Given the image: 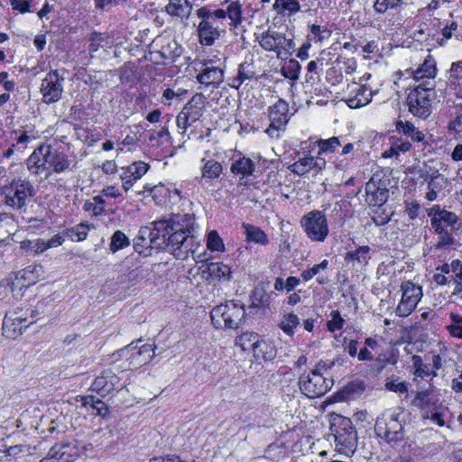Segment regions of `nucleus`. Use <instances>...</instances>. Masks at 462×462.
Returning <instances> with one entry per match:
<instances>
[{
	"label": "nucleus",
	"mask_w": 462,
	"mask_h": 462,
	"mask_svg": "<svg viewBox=\"0 0 462 462\" xmlns=\"http://www.w3.org/2000/svg\"><path fill=\"white\" fill-rule=\"evenodd\" d=\"M153 227L141 228V238L150 236L151 245L161 247L165 245L171 251L181 242L191 241L189 236L198 232L199 225L195 215L189 213L172 214L167 218H162L152 223Z\"/></svg>",
	"instance_id": "1"
},
{
	"label": "nucleus",
	"mask_w": 462,
	"mask_h": 462,
	"mask_svg": "<svg viewBox=\"0 0 462 462\" xmlns=\"http://www.w3.org/2000/svg\"><path fill=\"white\" fill-rule=\"evenodd\" d=\"M427 213L436 235V243L433 247L439 250L453 245L455 244L453 232L458 220L457 216L454 212L441 208L439 205H433L427 209Z\"/></svg>",
	"instance_id": "2"
},
{
	"label": "nucleus",
	"mask_w": 462,
	"mask_h": 462,
	"mask_svg": "<svg viewBox=\"0 0 462 462\" xmlns=\"http://www.w3.org/2000/svg\"><path fill=\"white\" fill-rule=\"evenodd\" d=\"M336 444V449L346 457H351L357 446V433L349 418L337 415L330 427Z\"/></svg>",
	"instance_id": "3"
},
{
	"label": "nucleus",
	"mask_w": 462,
	"mask_h": 462,
	"mask_svg": "<svg viewBox=\"0 0 462 462\" xmlns=\"http://www.w3.org/2000/svg\"><path fill=\"white\" fill-rule=\"evenodd\" d=\"M212 324L216 328H238L245 317V310L242 304L235 300L213 308L210 312Z\"/></svg>",
	"instance_id": "4"
},
{
	"label": "nucleus",
	"mask_w": 462,
	"mask_h": 462,
	"mask_svg": "<svg viewBox=\"0 0 462 462\" xmlns=\"http://www.w3.org/2000/svg\"><path fill=\"white\" fill-rule=\"evenodd\" d=\"M402 412L396 410L383 411L375 420L376 436L389 444H394L404 437L403 425L400 419Z\"/></svg>",
	"instance_id": "5"
},
{
	"label": "nucleus",
	"mask_w": 462,
	"mask_h": 462,
	"mask_svg": "<svg viewBox=\"0 0 462 462\" xmlns=\"http://www.w3.org/2000/svg\"><path fill=\"white\" fill-rule=\"evenodd\" d=\"M260 46L266 51H273L278 59L285 60L291 56L296 44L291 35H286L269 29L257 37Z\"/></svg>",
	"instance_id": "6"
},
{
	"label": "nucleus",
	"mask_w": 462,
	"mask_h": 462,
	"mask_svg": "<svg viewBox=\"0 0 462 462\" xmlns=\"http://www.w3.org/2000/svg\"><path fill=\"white\" fill-rule=\"evenodd\" d=\"M325 365L305 372L299 378L300 392L309 398H318L327 393L333 386L334 381L323 375L321 370Z\"/></svg>",
	"instance_id": "7"
},
{
	"label": "nucleus",
	"mask_w": 462,
	"mask_h": 462,
	"mask_svg": "<svg viewBox=\"0 0 462 462\" xmlns=\"http://www.w3.org/2000/svg\"><path fill=\"white\" fill-rule=\"evenodd\" d=\"M436 97L432 86L418 85L407 97L409 112L414 116L426 119L432 112V101Z\"/></svg>",
	"instance_id": "8"
},
{
	"label": "nucleus",
	"mask_w": 462,
	"mask_h": 462,
	"mask_svg": "<svg viewBox=\"0 0 462 462\" xmlns=\"http://www.w3.org/2000/svg\"><path fill=\"white\" fill-rule=\"evenodd\" d=\"M0 194L5 197L6 206L19 210L26 207L27 199L35 195V189L30 180L17 179L14 180L10 185L2 187Z\"/></svg>",
	"instance_id": "9"
},
{
	"label": "nucleus",
	"mask_w": 462,
	"mask_h": 462,
	"mask_svg": "<svg viewBox=\"0 0 462 462\" xmlns=\"http://www.w3.org/2000/svg\"><path fill=\"white\" fill-rule=\"evenodd\" d=\"M431 393L430 389L417 392L411 404L420 411L423 420H429L431 423L443 427L445 420L442 406L439 400L432 396Z\"/></svg>",
	"instance_id": "10"
},
{
	"label": "nucleus",
	"mask_w": 462,
	"mask_h": 462,
	"mask_svg": "<svg viewBox=\"0 0 462 462\" xmlns=\"http://www.w3.org/2000/svg\"><path fill=\"white\" fill-rule=\"evenodd\" d=\"M306 236L312 242H324L328 234V223L326 215L318 209L305 214L300 221Z\"/></svg>",
	"instance_id": "11"
},
{
	"label": "nucleus",
	"mask_w": 462,
	"mask_h": 462,
	"mask_svg": "<svg viewBox=\"0 0 462 462\" xmlns=\"http://www.w3.org/2000/svg\"><path fill=\"white\" fill-rule=\"evenodd\" d=\"M132 342L127 346L121 348L116 354L114 357L116 360L118 358H125L127 362V365L124 366V369H136L142 365L149 363L154 356V348L151 344H143L138 346L139 342Z\"/></svg>",
	"instance_id": "12"
},
{
	"label": "nucleus",
	"mask_w": 462,
	"mask_h": 462,
	"mask_svg": "<svg viewBox=\"0 0 462 462\" xmlns=\"http://www.w3.org/2000/svg\"><path fill=\"white\" fill-rule=\"evenodd\" d=\"M152 60L156 63H173L182 54V47L170 36H159L151 45Z\"/></svg>",
	"instance_id": "13"
},
{
	"label": "nucleus",
	"mask_w": 462,
	"mask_h": 462,
	"mask_svg": "<svg viewBox=\"0 0 462 462\" xmlns=\"http://www.w3.org/2000/svg\"><path fill=\"white\" fill-rule=\"evenodd\" d=\"M402 296L395 309V314L401 318L410 316L423 296L422 287L411 281L401 284Z\"/></svg>",
	"instance_id": "14"
},
{
	"label": "nucleus",
	"mask_w": 462,
	"mask_h": 462,
	"mask_svg": "<svg viewBox=\"0 0 462 462\" xmlns=\"http://www.w3.org/2000/svg\"><path fill=\"white\" fill-rule=\"evenodd\" d=\"M288 113L289 104L281 98L268 107L270 125L265 129V133L271 138L278 139L281 136V133L285 131L289 122Z\"/></svg>",
	"instance_id": "15"
},
{
	"label": "nucleus",
	"mask_w": 462,
	"mask_h": 462,
	"mask_svg": "<svg viewBox=\"0 0 462 462\" xmlns=\"http://www.w3.org/2000/svg\"><path fill=\"white\" fill-rule=\"evenodd\" d=\"M197 15L201 20L198 25L199 42L204 46H212L220 37L219 26L213 23L210 10L205 6L197 10Z\"/></svg>",
	"instance_id": "16"
},
{
	"label": "nucleus",
	"mask_w": 462,
	"mask_h": 462,
	"mask_svg": "<svg viewBox=\"0 0 462 462\" xmlns=\"http://www.w3.org/2000/svg\"><path fill=\"white\" fill-rule=\"evenodd\" d=\"M226 58L208 59L203 62V68L197 76V80L205 86H218L224 80Z\"/></svg>",
	"instance_id": "17"
},
{
	"label": "nucleus",
	"mask_w": 462,
	"mask_h": 462,
	"mask_svg": "<svg viewBox=\"0 0 462 462\" xmlns=\"http://www.w3.org/2000/svg\"><path fill=\"white\" fill-rule=\"evenodd\" d=\"M64 78L60 75L57 69L51 70L42 79L41 93L42 101L45 104H51L59 101L63 92Z\"/></svg>",
	"instance_id": "18"
},
{
	"label": "nucleus",
	"mask_w": 462,
	"mask_h": 462,
	"mask_svg": "<svg viewBox=\"0 0 462 462\" xmlns=\"http://www.w3.org/2000/svg\"><path fill=\"white\" fill-rule=\"evenodd\" d=\"M189 238H190L191 241L188 243L183 241L171 251L174 257L180 260H186L191 255L192 259L197 263L207 261L208 259L207 251H199L202 245L200 240L196 236V234L191 235Z\"/></svg>",
	"instance_id": "19"
},
{
	"label": "nucleus",
	"mask_w": 462,
	"mask_h": 462,
	"mask_svg": "<svg viewBox=\"0 0 462 462\" xmlns=\"http://www.w3.org/2000/svg\"><path fill=\"white\" fill-rule=\"evenodd\" d=\"M365 193V201L370 207L384 205L389 197L386 182L376 176H373L366 183Z\"/></svg>",
	"instance_id": "20"
},
{
	"label": "nucleus",
	"mask_w": 462,
	"mask_h": 462,
	"mask_svg": "<svg viewBox=\"0 0 462 462\" xmlns=\"http://www.w3.org/2000/svg\"><path fill=\"white\" fill-rule=\"evenodd\" d=\"M302 157H300L298 161L289 166L291 171L296 173L297 175L302 176L307 172L314 170L316 171H320L326 166L325 159L320 156H311L310 155V151H305V148L302 147Z\"/></svg>",
	"instance_id": "21"
},
{
	"label": "nucleus",
	"mask_w": 462,
	"mask_h": 462,
	"mask_svg": "<svg viewBox=\"0 0 462 462\" xmlns=\"http://www.w3.org/2000/svg\"><path fill=\"white\" fill-rule=\"evenodd\" d=\"M149 164L137 161L127 167L121 168L119 179L122 181V189L125 192H128L134 185V183L142 179V177L148 171Z\"/></svg>",
	"instance_id": "22"
},
{
	"label": "nucleus",
	"mask_w": 462,
	"mask_h": 462,
	"mask_svg": "<svg viewBox=\"0 0 462 462\" xmlns=\"http://www.w3.org/2000/svg\"><path fill=\"white\" fill-rule=\"evenodd\" d=\"M349 92L345 97V102L348 107L356 109L368 105L373 97V92L365 85H359L353 82L348 86Z\"/></svg>",
	"instance_id": "23"
},
{
	"label": "nucleus",
	"mask_w": 462,
	"mask_h": 462,
	"mask_svg": "<svg viewBox=\"0 0 462 462\" xmlns=\"http://www.w3.org/2000/svg\"><path fill=\"white\" fill-rule=\"evenodd\" d=\"M236 345L240 346L242 350L247 351L253 349L255 356H262L264 359L272 358L273 354L263 351V347L267 346L266 342L260 340L256 334L244 333L236 338Z\"/></svg>",
	"instance_id": "24"
},
{
	"label": "nucleus",
	"mask_w": 462,
	"mask_h": 462,
	"mask_svg": "<svg viewBox=\"0 0 462 462\" xmlns=\"http://www.w3.org/2000/svg\"><path fill=\"white\" fill-rule=\"evenodd\" d=\"M48 143H42L30 154L25 164L31 174L41 175L47 170Z\"/></svg>",
	"instance_id": "25"
},
{
	"label": "nucleus",
	"mask_w": 462,
	"mask_h": 462,
	"mask_svg": "<svg viewBox=\"0 0 462 462\" xmlns=\"http://www.w3.org/2000/svg\"><path fill=\"white\" fill-rule=\"evenodd\" d=\"M230 171L239 177V185L247 186L249 184V177L253 176L255 171V162L248 157L241 156L233 161Z\"/></svg>",
	"instance_id": "26"
},
{
	"label": "nucleus",
	"mask_w": 462,
	"mask_h": 462,
	"mask_svg": "<svg viewBox=\"0 0 462 462\" xmlns=\"http://www.w3.org/2000/svg\"><path fill=\"white\" fill-rule=\"evenodd\" d=\"M119 378L111 369H106L93 382L91 388L100 396H106L116 389Z\"/></svg>",
	"instance_id": "27"
},
{
	"label": "nucleus",
	"mask_w": 462,
	"mask_h": 462,
	"mask_svg": "<svg viewBox=\"0 0 462 462\" xmlns=\"http://www.w3.org/2000/svg\"><path fill=\"white\" fill-rule=\"evenodd\" d=\"M201 269L202 277L209 282H228L232 277L231 268L223 263H209Z\"/></svg>",
	"instance_id": "28"
},
{
	"label": "nucleus",
	"mask_w": 462,
	"mask_h": 462,
	"mask_svg": "<svg viewBox=\"0 0 462 462\" xmlns=\"http://www.w3.org/2000/svg\"><path fill=\"white\" fill-rule=\"evenodd\" d=\"M209 153V151H206L200 160L201 177L199 182L201 184L219 178L223 172L222 164L213 158H208Z\"/></svg>",
	"instance_id": "29"
},
{
	"label": "nucleus",
	"mask_w": 462,
	"mask_h": 462,
	"mask_svg": "<svg viewBox=\"0 0 462 462\" xmlns=\"http://www.w3.org/2000/svg\"><path fill=\"white\" fill-rule=\"evenodd\" d=\"M27 327L25 318L18 316L15 312H7L3 320V334L7 337L14 338Z\"/></svg>",
	"instance_id": "30"
},
{
	"label": "nucleus",
	"mask_w": 462,
	"mask_h": 462,
	"mask_svg": "<svg viewBox=\"0 0 462 462\" xmlns=\"http://www.w3.org/2000/svg\"><path fill=\"white\" fill-rule=\"evenodd\" d=\"M71 161L69 155L60 149H54L48 144L47 170L51 168L56 173H62L69 169Z\"/></svg>",
	"instance_id": "31"
},
{
	"label": "nucleus",
	"mask_w": 462,
	"mask_h": 462,
	"mask_svg": "<svg viewBox=\"0 0 462 462\" xmlns=\"http://www.w3.org/2000/svg\"><path fill=\"white\" fill-rule=\"evenodd\" d=\"M371 257V247L361 245L355 250L348 251L345 255V261L347 264H351L356 271H361L369 263Z\"/></svg>",
	"instance_id": "32"
},
{
	"label": "nucleus",
	"mask_w": 462,
	"mask_h": 462,
	"mask_svg": "<svg viewBox=\"0 0 462 462\" xmlns=\"http://www.w3.org/2000/svg\"><path fill=\"white\" fill-rule=\"evenodd\" d=\"M437 73L436 62L432 56L428 55L423 63L412 72V77L415 80H422L420 85L422 86H432L434 84L431 81Z\"/></svg>",
	"instance_id": "33"
},
{
	"label": "nucleus",
	"mask_w": 462,
	"mask_h": 462,
	"mask_svg": "<svg viewBox=\"0 0 462 462\" xmlns=\"http://www.w3.org/2000/svg\"><path fill=\"white\" fill-rule=\"evenodd\" d=\"M49 452L56 462H73L79 456L77 446L71 442L57 443Z\"/></svg>",
	"instance_id": "34"
},
{
	"label": "nucleus",
	"mask_w": 462,
	"mask_h": 462,
	"mask_svg": "<svg viewBox=\"0 0 462 462\" xmlns=\"http://www.w3.org/2000/svg\"><path fill=\"white\" fill-rule=\"evenodd\" d=\"M190 0H169L165 12L172 17L188 19L192 11Z\"/></svg>",
	"instance_id": "35"
},
{
	"label": "nucleus",
	"mask_w": 462,
	"mask_h": 462,
	"mask_svg": "<svg viewBox=\"0 0 462 462\" xmlns=\"http://www.w3.org/2000/svg\"><path fill=\"white\" fill-rule=\"evenodd\" d=\"M205 97L201 93L195 94L184 106L183 111L189 118V121L196 123L203 115Z\"/></svg>",
	"instance_id": "36"
},
{
	"label": "nucleus",
	"mask_w": 462,
	"mask_h": 462,
	"mask_svg": "<svg viewBox=\"0 0 462 462\" xmlns=\"http://www.w3.org/2000/svg\"><path fill=\"white\" fill-rule=\"evenodd\" d=\"M395 130L398 134L405 135L412 142H425V134L416 127L412 122L398 120L395 123Z\"/></svg>",
	"instance_id": "37"
},
{
	"label": "nucleus",
	"mask_w": 462,
	"mask_h": 462,
	"mask_svg": "<svg viewBox=\"0 0 462 462\" xmlns=\"http://www.w3.org/2000/svg\"><path fill=\"white\" fill-rule=\"evenodd\" d=\"M443 273H452L454 279L457 281L452 294L457 295L462 292V261L458 259L453 260L450 263H444L440 266Z\"/></svg>",
	"instance_id": "38"
},
{
	"label": "nucleus",
	"mask_w": 462,
	"mask_h": 462,
	"mask_svg": "<svg viewBox=\"0 0 462 462\" xmlns=\"http://www.w3.org/2000/svg\"><path fill=\"white\" fill-rule=\"evenodd\" d=\"M149 191L150 195L157 200L159 203L164 202L166 198L171 199V189L162 183L151 187L149 184L143 186V190L136 191L137 194L141 195L144 192Z\"/></svg>",
	"instance_id": "39"
},
{
	"label": "nucleus",
	"mask_w": 462,
	"mask_h": 462,
	"mask_svg": "<svg viewBox=\"0 0 462 462\" xmlns=\"http://www.w3.org/2000/svg\"><path fill=\"white\" fill-rule=\"evenodd\" d=\"M243 228L247 242H254L261 245H266L269 243L267 235L260 227L250 224H243Z\"/></svg>",
	"instance_id": "40"
},
{
	"label": "nucleus",
	"mask_w": 462,
	"mask_h": 462,
	"mask_svg": "<svg viewBox=\"0 0 462 462\" xmlns=\"http://www.w3.org/2000/svg\"><path fill=\"white\" fill-rule=\"evenodd\" d=\"M300 326V318L293 312L284 313L278 324V327L282 332L292 337L294 336V329Z\"/></svg>",
	"instance_id": "41"
},
{
	"label": "nucleus",
	"mask_w": 462,
	"mask_h": 462,
	"mask_svg": "<svg viewBox=\"0 0 462 462\" xmlns=\"http://www.w3.org/2000/svg\"><path fill=\"white\" fill-rule=\"evenodd\" d=\"M273 7L282 15H291L300 10V5L297 0H275Z\"/></svg>",
	"instance_id": "42"
},
{
	"label": "nucleus",
	"mask_w": 462,
	"mask_h": 462,
	"mask_svg": "<svg viewBox=\"0 0 462 462\" xmlns=\"http://www.w3.org/2000/svg\"><path fill=\"white\" fill-rule=\"evenodd\" d=\"M412 366L414 368L413 374L415 377H434L436 372L430 368V365L423 363L421 356L414 355L411 357Z\"/></svg>",
	"instance_id": "43"
},
{
	"label": "nucleus",
	"mask_w": 462,
	"mask_h": 462,
	"mask_svg": "<svg viewBox=\"0 0 462 462\" xmlns=\"http://www.w3.org/2000/svg\"><path fill=\"white\" fill-rule=\"evenodd\" d=\"M449 81L455 87L457 97L462 98V60L452 63Z\"/></svg>",
	"instance_id": "44"
},
{
	"label": "nucleus",
	"mask_w": 462,
	"mask_h": 462,
	"mask_svg": "<svg viewBox=\"0 0 462 462\" xmlns=\"http://www.w3.org/2000/svg\"><path fill=\"white\" fill-rule=\"evenodd\" d=\"M270 282H260L254 287L253 291V300L254 302L261 305L269 304L271 301V295L268 292Z\"/></svg>",
	"instance_id": "45"
},
{
	"label": "nucleus",
	"mask_w": 462,
	"mask_h": 462,
	"mask_svg": "<svg viewBox=\"0 0 462 462\" xmlns=\"http://www.w3.org/2000/svg\"><path fill=\"white\" fill-rule=\"evenodd\" d=\"M90 226L87 222H82L67 229L66 234L71 241L82 242L87 238Z\"/></svg>",
	"instance_id": "46"
},
{
	"label": "nucleus",
	"mask_w": 462,
	"mask_h": 462,
	"mask_svg": "<svg viewBox=\"0 0 462 462\" xmlns=\"http://www.w3.org/2000/svg\"><path fill=\"white\" fill-rule=\"evenodd\" d=\"M324 59L317 58L316 60H310L307 65V75L306 82L314 84L319 79L320 71L323 69Z\"/></svg>",
	"instance_id": "47"
},
{
	"label": "nucleus",
	"mask_w": 462,
	"mask_h": 462,
	"mask_svg": "<svg viewBox=\"0 0 462 462\" xmlns=\"http://www.w3.org/2000/svg\"><path fill=\"white\" fill-rule=\"evenodd\" d=\"M376 207L377 208L374 210L372 216L373 222L377 226H384L391 220L393 211L390 207L385 205Z\"/></svg>",
	"instance_id": "48"
},
{
	"label": "nucleus",
	"mask_w": 462,
	"mask_h": 462,
	"mask_svg": "<svg viewBox=\"0 0 462 462\" xmlns=\"http://www.w3.org/2000/svg\"><path fill=\"white\" fill-rule=\"evenodd\" d=\"M105 205V199L102 196L97 195L93 197L92 200L85 201L83 209L87 212H92L95 217H98L104 214Z\"/></svg>",
	"instance_id": "49"
},
{
	"label": "nucleus",
	"mask_w": 462,
	"mask_h": 462,
	"mask_svg": "<svg viewBox=\"0 0 462 462\" xmlns=\"http://www.w3.org/2000/svg\"><path fill=\"white\" fill-rule=\"evenodd\" d=\"M149 142L153 146L162 147L170 143L171 135L168 127L163 126L160 130H152L149 134Z\"/></svg>",
	"instance_id": "50"
},
{
	"label": "nucleus",
	"mask_w": 462,
	"mask_h": 462,
	"mask_svg": "<svg viewBox=\"0 0 462 462\" xmlns=\"http://www.w3.org/2000/svg\"><path fill=\"white\" fill-rule=\"evenodd\" d=\"M130 245V239L121 230H116L110 238L109 249L112 253H116L127 247Z\"/></svg>",
	"instance_id": "51"
},
{
	"label": "nucleus",
	"mask_w": 462,
	"mask_h": 462,
	"mask_svg": "<svg viewBox=\"0 0 462 462\" xmlns=\"http://www.w3.org/2000/svg\"><path fill=\"white\" fill-rule=\"evenodd\" d=\"M301 66L294 59L289 60L282 68V75L291 80H297L300 78Z\"/></svg>",
	"instance_id": "52"
},
{
	"label": "nucleus",
	"mask_w": 462,
	"mask_h": 462,
	"mask_svg": "<svg viewBox=\"0 0 462 462\" xmlns=\"http://www.w3.org/2000/svg\"><path fill=\"white\" fill-rule=\"evenodd\" d=\"M462 33V29L459 28L457 22H451L450 24H447L442 30H441V35L442 38L439 40V44L444 45L447 41L451 39L452 37H455L456 40L460 42V36Z\"/></svg>",
	"instance_id": "53"
},
{
	"label": "nucleus",
	"mask_w": 462,
	"mask_h": 462,
	"mask_svg": "<svg viewBox=\"0 0 462 462\" xmlns=\"http://www.w3.org/2000/svg\"><path fill=\"white\" fill-rule=\"evenodd\" d=\"M449 324L446 326L451 337L462 339V315L457 313L449 314Z\"/></svg>",
	"instance_id": "54"
},
{
	"label": "nucleus",
	"mask_w": 462,
	"mask_h": 462,
	"mask_svg": "<svg viewBox=\"0 0 462 462\" xmlns=\"http://www.w3.org/2000/svg\"><path fill=\"white\" fill-rule=\"evenodd\" d=\"M408 385L409 383L406 381H402L399 378H389L385 383V388L388 391L396 393L400 396L404 395L405 398L409 394Z\"/></svg>",
	"instance_id": "55"
},
{
	"label": "nucleus",
	"mask_w": 462,
	"mask_h": 462,
	"mask_svg": "<svg viewBox=\"0 0 462 462\" xmlns=\"http://www.w3.org/2000/svg\"><path fill=\"white\" fill-rule=\"evenodd\" d=\"M316 143L319 147V156L323 153L334 152L338 147L341 146V143L338 137L335 136L328 139H320L317 141Z\"/></svg>",
	"instance_id": "56"
},
{
	"label": "nucleus",
	"mask_w": 462,
	"mask_h": 462,
	"mask_svg": "<svg viewBox=\"0 0 462 462\" xmlns=\"http://www.w3.org/2000/svg\"><path fill=\"white\" fill-rule=\"evenodd\" d=\"M207 248L211 252H224L225 245L216 230H212L208 234Z\"/></svg>",
	"instance_id": "57"
},
{
	"label": "nucleus",
	"mask_w": 462,
	"mask_h": 462,
	"mask_svg": "<svg viewBox=\"0 0 462 462\" xmlns=\"http://www.w3.org/2000/svg\"><path fill=\"white\" fill-rule=\"evenodd\" d=\"M334 63L337 64L341 71H344L346 75H352L357 68V62L355 58L338 56Z\"/></svg>",
	"instance_id": "58"
},
{
	"label": "nucleus",
	"mask_w": 462,
	"mask_h": 462,
	"mask_svg": "<svg viewBox=\"0 0 462 462\" xmlns=\"http://www.w3.org/2000/svg\"><path fill=\"white\" fill-rule=\"evenodd\" d=\"M237 76L244 81V83L254 79H256V71L254 63H241L238 67Z\"/></svg>",
	"instance_id": "59"
},
{
	"label": "nucleus",
	"mask_w": 462,
	"mask_h": 462,
	"mask_svg": "<svg viewBox=\"0 0 462 462\" xmlns=\"http://www.w3.org/2000/svg\"><path fill=\"white\" fill-rule=\"evenodd\" d=\"M328 266V261L324 259L319 264H315L301 273V277L305 282L310 281L315 275L319 274L322 271L326 270Z\"/></svg>",
	"instance_id": "60"
},
{
	"label": "nucleus",
	"mask_w": 462,
	"mask_h": 462,
	"mask_svg": "<svg viewBox=\"0 0 462 462\" xmlns=\"http://www.w3.org/2000/svg\"><path fill=\"white\" fill-rule=\"evenodd\" d=\"M329 316L330 319L327 322L328 331L335 332L342 329L345 324V319L342 318L340 312L338 310H332Z\"/></svg>",
	"instance_id": "61"
},
{
	"label": "nucleus",
	"mask_w": 462,
	"mask_h": 462,
	"mask_svg": "<svg viewBox=\"0 0 462 462\" xmlns=\"http://www.w3.org/2000/svg\"><path fill=\"white\" fill-rule=\"evenodd\" d=\"M343 73L337 64L328 69L326 71V79L331 85H338L343 81Z\"/></svg>",
	"instance_id": "62"
},
{
	"label": "nucleus",
	"mask_w": 462,
	"mask_h": 462,
	"mask_svg": "<svg viewBox=\"0 0 462 462\" xmlns=\"http://www.w3.org/2000/svg\"><path fill=\"white\" fill-rule=\"evenodd\" d=\"M402 4V0H376L374 8L376 13L383 14L387 10L395 9Z\"/></svg>",
	"instance_id": "63"
},
{
	"label": "nucleus",
	"mask_w": 462,
	"mask_h": 462,
	"mask_svg": "<svg viewBox=\"0 0 462 462\" xmlns=\"http://www.w3.org/2000/svg\"><path fill=\"white\" fill-rule=\"evenodd\" d=\"M10 5L14 10L25 14L30 12L32 0H10Z\"/></svg>",
	"instance_id": "64"
}]
</instances>
